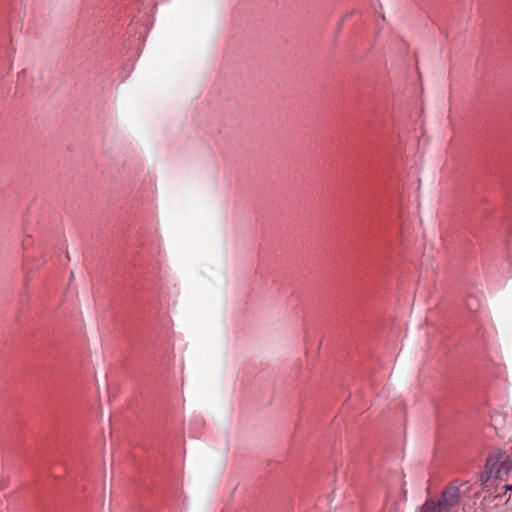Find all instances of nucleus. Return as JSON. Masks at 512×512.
Returning <instances> with one entry per match:
<instances>
[{
	"instance_id": "7ed1b4c3",
	"label": "nucleus",
	"mask_w": 512,
	"mask_h": 512,
	"mask_svg": "<svg viewBox=\"0 0 512 512\" xmlns=\"http://www.w3.org/2000/svg\"><path fill=\"white\" fill-rule=\"evenodd\" d=\"M507 490H511L512 491V485L511 486H506Z\"/></svg>"
},
{
	"instance_id": "f257e3e1",
	"label": "nucleus",
	"mask_w": 512,
	"mask_h": 512,
	"mask_svg": "<svg viewBox=\"0 0 512 512\" xmlns=\"http://www.w3.org/2000/svg\"><path fill=\"white\" fill-rule=\"evenodd\" d=\"M471 486L468 482L454 481L447 486L438 502L427 500L421 507V512H460L463 510V499L469 496Z\"/></svg>"
},
{
	"instance_id": "f03ea898",
	"label": "nucleus",
	"mask_w": 512,
	"mask_h": 512,
	"mask_svg": "<svg viewBox=\"0 0 512 512\" xmlns=\"http://www.w3.org/2000/svg\"><path fill=\"white\" fill-rule=\"evenodd\" d=\"M511 469V455L503 449L493 448L487 455L485 470L480 475V481L485 485L492 477L506 480Z\"/></svg>"
}]
</instances>
